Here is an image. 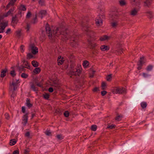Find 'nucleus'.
<instances>
[{
    "instance_id": "338daca9",
    "label": "nucleus",
    "mask_w": 154,
    "mask_h": 154,
    "mask_svg": "<svg viewBox=\"0 0 154 154\" xmlns=\"http://www.w3.org/2000/svg\"><path fill=\"white\" fill-rule=\"evenodd\" d=\"M48 91L50 92H52L53 91V88L52 87L49 88L48 89Z\"/></svg>"
},
{
    "instance_id": "37998d69",
    "label": "nucleus",
    "mask_w": 154,
    "mask_h": 154,
    "mask_svg": "<svg viewBox=\"0 0 154 154\" xmlns=\"http://www.w3.org/2000/svg\"><path fill=\"white\" fill-rule=\"evenodd\" d=\"M90 45L91 46V48H94L96 46V45L95 43H92L91 42L90 43Z\"/></svg>"
},
{
    "instance_id": "6e6552de",
    "label": "nucleus",
    "mask_w": 154,
    "mask_h": 154,
    "mask_svg": "<svg viewBox=\"0 0 154 154\" xmlns=\"http://www.w3.org/2000/svg\"><path fill=\"white\" fill-rule=\"evenodd\" d=\"M30 47L32 53L33 54H35L38 53V48L37 47H35L34 45H30Z\"/></svg>"
},
{
    "instance_id": "a878e982",
    "label": "nucleus",
    "mask_w": 154,
    "mask_h": 154,
    "mask_svg": "<svg viewBox=\"0 0 154 154\" xmlns=\"http://www.w3.org/2000/svg\"><path fill=\"white\" fill-rule=\"evenodd\" d=\"M25 68H26L25 67L23 66V65H21L19 67V69L20 71V72H22V71L24 72V71H25L26 70Z\"/></svg>"
},
{
    "instance_id": "f03ea898",
    "label": "nucleus",
    "mask_w": 154,
    "mask_h": 154,
    "mask_svg": "<svg viewBox=\"0 0 154 154\" xmlns=\"http://www.w3.org/2000/svg\"><path fill=\"white\" fill-rule=\"evenodd\" d=\"M75 65L73 63H72L70 65V70L69 75L70 77L73 78V76H79L82 71V67L80 64L78 65L75 68Z\"/></svg>"
},
{
    "instance_id": "5701e85b",
    "label": "nucleus",
    "mask_w": 154,
    "mask_h": 154,
    "mask_svg": "<svg viewBox=\"0 0 154 154\" xmlns=\"http://www.w3.org/2000/svg\"><path fill=\"white\" fill-rule=\"evenodd\" d=\"M17 84L16 82H13L12 84V85L13 86V90L14 91H15L17 88Z\"/></svg>"
},
{
    "instance_id": "bb28decb",
    "label": "nucleus",
    "mask_w": 154,
    "mask_h": 154,
    "mask_svg": "<svg viewBox=\"0 0 154 154\" xmlns=\"http://www.w3.org/2000/svg\"><path fill=\"white\" fill-rule=\"evenodd\" d=\"M98 9L97 12L99 14L101 15V14H103L104 11L103 9H102L100 7H99L98 8Z\"/></svg>"
},
{
    "instance_id": "4c0bfd02",
    "label": "nucleus",
    "mask_w": 154,
    "mask_h": 154,
    "mask_svg": "<svg viewBox=\"0 0 154 154\" xmlns=\"http://www.w3.org/2000/svg\"><path fill=\"white\" fill-rule=\"evenodd\" d=\"M60 58L59 57V59L57 60V62L59 65H61L63 63V61L62 60H61V56H60Z\"/></svg>"
},
{
    "instance_id": "2f4dec72",
    "label": "nucleus",
    "mask_w": 154,
    "mask_h": 154,
    "mask_svg": "<svg viewBox=\"0 0 154 154\" xmlns=\"http://www.w3.org/2000/svg\"><path fill=\"white\" fill-rule=\"evenodd\" d=\"M120 5L121 6H123L125 5L126 2L124 0H121L119 1Z\"/></svg>"
},
{
    "instance_id": "774afa93",
    "label": "nucleus",
    "mask_w": 154,
    "mask_h": 154,
    "mask_svg": "<svg viewBox=\"0 0 154 154\" xmlns=\"http://www.w3.org/2000/svg\"><path fill=\"white\" fill-rule=\"evenodd\" d=\"M25 108L24 106H22V111L23 113L25 112Z\"/></svg>"
},
{
    "instance_id": "a19ab883",
    "label": "nucleus",
    "mask_w": 154,
    "mask_h": 154,
    "mask_svg": "<svg viewBox=\"0 0 154 154\" xmlns=\"http://www.w3.org/2000/svg\"><path fill=\"white\" fill-rule=\"evenodd\" d=\"M27 58L29 59H30L33 57V55L31 53H29L27 54Z\"/></svg>"
},
{
    "instance_id": "393cba45",
    "label": "nucleus",
    "mask_w": 154,
    "mask_h": 154,
    "mask_svg": "<svg viewBox=\"0 0 154 154\" xmlns=\"http://www.w3.org/2000/svg\"><path fill=\"white\" fill-rule=\"evenodd\" d=\"M1 26L5 29V27L8 25V22L7 21L5 22L1 23Z\"/></svg>"
},
{
    "instance_id": "aec40b11",
    "label": "nucleus",
    "mask_w": 154,
    "mask_h": 154,
    "mask_svg": "<svg viewBox=\"0 0 154 154\" xmlns=\"http://www.w3.org/2000/svg\"><path fill=\"white\" fill-rule=\"evenodd\" d=\"M41 71V69L39 67L35 68L33 70L34 73L36 74L39 73Z\"/></svg>"
},
{
    "instance_id": "3c124183",
    "label": "nucleus",
    "mask_w": 154,
    "mask_h": 154,
    "mask_svg": "<svg viewBox=\"0 0 154 154\" xmlns=\"http://www.w3.org/2000/svg\"><path fill=\"white\" fill-rule=\"evenodd\" d=\"M16 33L17 35L20 36L21 35V31L20 30H18L16 31Z\"/></svg>"
},
{
    "instance_id": "69168bd1",
    "label": "nucleus",
    "mask_w": 154,
    "mask_h": 154,
    "mask_svg": "<svg viewBox=\"0 0 154 154\" xmlns=\"http://www.w3.org/2000/svg\"><path fill=\"white\" fill-rule=\"evenodd\" d=\"M99 90L98 88L97 87L94 88L93 90V91L94 92H97Z\"/></svg>"
},
{
    "instance_id": "ddd939ff",
    "label": "nucleus",
    "mask_w": 154,
    "mask_h": 154,
    "mask_svg": "<svg viewBox=\"0 0 154 154\" xmlns=\"http://www.w3.org/2000/svg\"><path fill=\"white\" fill-rule=\"evenodd\" d=\"M100 48L101 50L103 51L108 50L109 49V47L105 45H102Z\"/></svg>"
},
{
    "instance_id": "de8ad7c7",
    "label": "nucleus",
    "mask_w": 154,
    "mask_h": 154,
    "mask_svg": "<svg viewBox=\"0 0 154 154\" xmlns=\"http://www.w3.org/2000/svg\"><path fill=\"white\" fill-rule=\"evenodd\" d=\"M24 66H25L26 68H27V69L29 68V63L28 61L26 62V63L24 64Z\"/></svg>"
},
{
    "instance_id": "7c9ffc66",
    "label": "nucleus",
    "mask_w": 154,
    "mask_h": 154,
    "mask_svg": "<svg viewBox=\"0 0 154 154\" xmlns=\"http://www.w3.org/2000/svg\"><path fill=\"white\" fill-rule=\"evenodd\" d=\"M37 22V17L36 14L35 15V17L32 20L31 23L34 24L36 23Z\"/></svg>"
},
{
    "instance_id": "680f3d73",
    "label": "nucleus",
    "mask_w": 154,
    "mask_h": 154,
    "mask_svg": "<svg viewBox=\"0 0 154 154\" xmlns=\"http://www.w3.org/2000/svg\"><path fill=\"white\" fill-rule=\"evenodd\" d=\"M13 154H19V151L18 150H15L13 151Z\"/></svg>"
},
{
    "instance_id": "f704fd0d",
    "label": "nucleus",
    "mask_w": 154,
    "mask_h": 154,
    "mask_svg": "<svg viewBox=\"0 0 154 154\" xmlns=\"http://www.w3.org/2000/svg\"><path fill=\"white\" fill-rule=\"evenodd\" d=\"M101 87L102 90H105L106 87V84L104 82H103L102 83Z\"/></svg>"
},
{
    "instance_id": "13d9d810",
    "label": "nucleus",
    "mask_w": 154,
    "mask_h": 154,
    "mask_svg": "<svg viewBox=\"0 0 154 154\" xmlns=\"http://www.w3.org/2000/svg\"><path fill=\"white\" fill-rule=\"evenodd\" d=\"M121 118V116H120L119 115L116 117L115 119L116 120L119 121L120 120Z\"/></svg>"
},
{
    "instance_id": "c03bdc74",
    "label": "nucleus",
    "mask_w": 154,
    "mask_h": 154,
    "mask_svg": "<svg viewBox=\"0 0 154 154\" xmlns=\"http://www.w3.org/2000/svg\"><path fill=\"white\" fill-rule=\"evenodd\" d=\"M115 125H108L107 126V128H110V129H113L115 128Z\"/></svg>"
},
{
    "instance_id": "5fc2aeb1",
    "label": "nucleus",
    "mask_w": 154,
    "mask_h": 154,
    "mask_svg": "<svg viewBox=\"0 0 154 154\" xmlns=\"http://www.w3.org/2000/svg\"><path fill=\"white\" fill-rule=\"evenodd\" d=\"M31 15V13L30 11H29L26 15V17L27 18H29L30 17Z\"/></svg>"
},
{
    "instance_id": "39448f33",
    "label": "nucleus",
    "mask_w": 154,
    "mask_h": 154,
    "mask_svg": "<svg viewBox=\"0 0 154 154\" xmlns=\"http://www.w3.org/2000/svg\"><path fill=\"white\" fill-rule=\"evenodd\" d=\"M114 92L116 94H122L126 93V89L123 87H116L114 90Z\"/></svg>"
},
{
    "instance_id": "9b49d317",
    "label": "nucleus",
    "mask_w": 154,
    "mask_h": 154,
    "mask_svg": "<svg viewBox=\"0 0 154 154\" xmlns=\"http://www.w3.org/2000/svg\"><path fill=\"white\" fill-rule=\"evenodd\" d=\"M47 12L45 10H42L41 11L39 14V16L42 19L43 17L45 16Z\"/></svg>"
},
{
    "instance_id": "4be33fe9",
    "label": "nucleus",
    "mask_w": 154,
    "mask_h": 154,
    "mask_svg": "<svg viewBox=\"0 0 154 154\" xmlns=\"http://www.w3.org/2000/svg\"><path fill=\"white\" fill-rule=\"evenodd\" d=\"M32 65L35 67H36L38 66V63L36 61L33 60L32 62Z\"/></svg>"
},
{
    "instance_id": "0e129e2a",
    "label": "nucleus",
    "mask_w": 154,
    "mask_h": 154,
    "mask_svg": "<svg viewBox=\"0 0 154 154\" xmlns=\"http://www.w3.org/2000/svg\"><path fill=\"white\" fill-rule=\"evenodd\" d=\"M30 136V133L29 132H26L25 134V136L26 137H29Z\"/></svg>"
},
{
    "instance_id": "0eeeda50",
    "label": "nucleus",
    "mask_w": 154,
    "mask_h": 154,
    "mask_svg": "<svg viewBox=\"0 0 154 154\" xmlns=\"http://www.w3.org/2000/svg\"><path fill=\"white\" fill-rule=\"evenodd\" d=\"M82 26L83 27V28H85V27L86 29H84V30H85L87 33V35L91 37L93 33V32L90 30L87 26H85L83 23L82 24Z\"/></svg>"
},
{
    "instance_id": "ea45409f",
    "label": "nucleus",
    "mask_w": 154,
    "mask_h": 154,
    "mask_svg": "<svg viewBox=\"0 0 154 154\" xmlns=\"http://www.w3.org/2000/svg\"><path fill=\"white\" fill-rule=\"evenodd\" d=\"M69 111H65V112L63 113V115L64 116L66 117H68L69 116Z\"/></svg>"
},
{
    "instance_id": "cd10ccee",
    "label": "nucleus",
    "mask_w": 154,
    "mask_h": 154,
    "mask_svg": "<svg viewBox=\"0 0 154 154\" xmlns=\"http://www.w3.org/2000/svg\"><path fill=\"white\" fill-rule=\"evenodd\" d=\"M31 88L34 91H38V88L35 87L34 84H32L31 85Z\"/></svg>"
},
{
    "instance_id": "dca6fc26",
    "label": "nucleus",
    "mask_w": 154,
    "mask_h": 154,
    "mask_svg": "<svg viewBox=\"0 0 154 154\" xmlns=\"http://www.w3.org/2000/svg\"><path fill=\"white\" fill-rule=\"evenodd\" d=\"M20 11H25L26 10V8L25 6L24 5L22 4L18 8Z\"/></svg>"
},
{
    "instance_id": "4468645a",
    "label": "nucleus",
    "mask_w": 154,
    "mask_h": 154,
    "mask_svg": "<svg viewBox=\"0 0 154 154\" xmlns=\"http://www.w3.org/2000/svg\"><path fill=\"white\" fill-rule=\"evenodd\" d=\"M15 8L14 7H13L11 8L9 11L7 12V15L6 17L8 15L11 14H13V13L15 10Z\"/></svg>"
},
{
    "instance_id": "e433bc0d",
    "label": "nucleus",
    "mask_w": 154,
    "mask_h": 154,
    "mask_svg": "<svg viewBox=\"0 0 154 154\" xmlns=\"http://www.w3.org/2000/svg\"><path fill=\"white\" fill-rule=\"evenodd\" d=\"M91 128L92 131H95L97 130V126L95 125H93L91 126Z\"/></svg>"
},
{
    "instance_id": "c85d7f7f",
    "label": "nucleus",
    "mask_w": 154,
    "mask_h": 154,
    "mask_svg": "<svg viewBox=\"0 0 154 154\" xmlns=\"http://www.w3.org/2000/svg\"><path fill=\"white\" fill-rule=\"evenodd\" d=\"M56 137L59 140H62L64 138V137L61 134H57Z\"/></svg>"
},
{
    "instance_id": "20e7f679",
    "label": "nucleus",
    "mask_w": 154,
    "mask_h": 154,
    "mask_svg": "<svg viewBox=\"0 0 154 154\" xmlns=\"http://www.w3.org/2000/svg\"><path fill=\"white\" fill-rule=\"evenodd\" d=\"M140 0H131V2L133 4H135L137 6V8H134L132 10L130 13L131 15L134 16L137 14L138 12L140 10Z\"/></svg>"
},
{
    "instance_id": "9d476101",
    "label": "nucleus",
    "mask_w": 154,
    "mask_h": 154,
    "mask_svg": "<svg viewBox=\"0 0 154 154\" xmlns=\"http://www.w3.org/2000/svg\"><path fill=\"white\" fill-rule=\"evenodd\" d=\"M102 20L101 19V17H100L99 15V16H98L96 19V25L97 26H101L102 24Z\"/></svg>"
},
{
    "instance_id": "f257e3e1",
    "label": "nucleus",
    "mask_w": 154,
    "mask_h": 154,
    "mask_svg": "<svg viewBox=\"0 0 154 154\" xmlns=\"http://www.w3.org/2000/svg\"><path fill=\"white\" fill-rule=\"evenodd\" d=\"M45 27L47 34L50 39H53V38L58 37L60 35H62L61 37L65 40L69 38V35L67 33L66 29L65 27L60 26L56 28L52 32L48 23L46 25Z\"/></svg>"
},
{
    "instance_id": "e2e57ef3",
    "label": "nucleus",
    "mask_w": 154,
    "mask_h": 154,
    "mask_svg": "<svg viewBox=\"0 0 154 154\" xmlns=\"http://www.w3.org/2000/svg\"><path fill=\"white\" fill-rule=\"evenodd\" d=\"M21 11H20L19 10V11L18 13V14H17V16L18 15H19V17H21V16H22V12H21Z\"/></svg>"
},
{
    "instance_id": "864d4df0",
    "label": "nucleus",
    "mask_w": 154,
    "mask_h": 154,
    "mask_svg": "<svg viewBox=\"0 0 154 154\" xmlns=\"http://www.w3.org/2000/svg\"><path fill=\"white\" fill-rule=\"evenodd\" d=\"M5 28L0 26V33H3L4 32Z\"/></svg>"
},
{
    "instance_id": "6e6d98bb",
    "label": "nucleus",
    "mask_w": 154,
    "mask_h": 154,
    "mask_svg": "<svg viewBox=\"0 0 154 154\" xmlns=\"http://www.w3.org/2000/svg\"><path fill=\"white\" fill-rule=\"evenodd\" d=\"M143 76L144 77H145V78L147 77L148 76H150V75H149V74H147V73H143Z\"/></svg>"
},
{
    "instance_id": "473e14b6",
    "label": "nucleus",
    "mask_w": 154,
    "mask_h": 154,
    "mask_svg": "<svg viewBox=\"0 0 154 154\" xmlns=\"http://www.w3.org/2000/svg\"><path fill=\"white\" fill-rule=\"evenodd\" d=\"M16 141L15 139L11 140H10V145L11 146H13L16 144Z\"/></svg>"
},
{
    "instance_id": "6ab92c4d",
    "label": "nucleus",
    "mask_w": 154,
    "mask_h": 154,
    "mask_svg": "<svg viewBox=\"0 0 154 154\" xmlns=\"http://www.w3.org/2000/svg\"><path fill=\"white\" fill-rule=\"evenodd\" d=\"M7 72V69H5L4 70H3L1 72V77L3 78L6 75V73Z\"/></svg>"
},
{
    "instance_id": "1a4fd4ad",
    "label": "nucleus",
    "mask_w": 154,
    "mask_h": 154,
    "mask_svg": "<svg viewBox=\"0 0 154 154\" xmlns=\"http://www.w3.org/2000/svg\"><path fill=\"white\" fill-rule=\"evenodd\" d=\"M28 115V113H27L25 114L23 116V119H22V123L24 125H26V123L27 122Z\"/></svg>"
},
{
    "instance_id": "c756f323",
    "label": "nucleus",
    "mask_w": 154,
    "mask_h": 154,
    "mask_svg": "<svg viewBox=\"0 0 154 154\" xmlns=\"http://www.w3.org/2000/svg\"><path fill=\"white\" fill-rule=\"evenodd\" d=\"M141 106L143 109L146 108L147 106V103L145 102H142L140 104Z\"/></svg>"
},
{
    "instance_id": "4d7b16f0",
    "label": "nucleus",
    "mask_w": 154,
    "mask_h": 154,
    "mask_svg": "<svg viewBox=\"0 0 154 154\" xmlns=\"http://www.w3.org/2000/svg\"><path fill=\"white\" fill-rule=\"evenodd\" d=\"M137 65L138 66V67H137L138 69L139 70L141 69L143 65L141 64H140L137 63Z\"/></svg>"
},
{
    "instance_id": "79ce46f5",
    "label": "nucleus",
    "mask_w": 154,
    "mask_h": 154,
    "mask_svg": "<svg viewBox=\"0 0 154 154\" xmlns=\"http://www.w3.org/2000/svg\"><path fill=\"white\" fill-rule=\"evenodd\" d=\"M111 74H109L108 75L106 78L107 81H110L111 80Z\"/></svg>"
},
{
    "instance_id": "09e8293b",
    "label": "nucleus",
    "mask_w": 154,
    "mask_h": 154,
    "mask_svg": "<svg viewBox=\"0 0 154 154\" xmlns=\"http://www.w3.org/2000/svg\"><path fill=\"white\" fill-rule=\"evenodd\" d=\"M45 134L48 136H51V133L49 131H46L45 132Z\"/></svg>"
},
{
    "instance_id": "2eb2a0df",
    "label": "nucleus",
    "mask_w": 154,
    "mask_h": 154,
    "mask_svg": "<svg viewBox=\"0 0 154 154\" xmlns=\"http://www.w3.org/2000/svg\"><path fill=\"white\" fill-rule=\"evenodd\" d=\"M17 0H11L9 3L7 5L6 7L7 8L9 7L10 6H13L16 2Z\"/></svg>"
},
{
    "instance_id": "58836bf2",
    "label": "nucleus",
    "mask_w": 154,
    "mask_h": 154,
    "mask_svg": "<svg viewBox=\"0 0 154 154\" xmlns=\"http://www.w3.org/2000/svg\"><path fill=\"white\" fill-rule=\"evenodd\" d=\"M21 77L23 78H26L28 77V75L25 73H23L21 75Z\"/></svg>"
},
{
    "instance_id": "f3484780",
    "label": "nucleus",
    "mask_w": 154,
    "mask_h": 154,
    "mask_svg": "<svg viewBox=\"0 0 154 154\" xmlns=\"http://www.w3.org/2000/svg\"><path fill=\"white\" fill-rule=\"evenodd\" d=\"M109 37L107 35H105L100 37V40L102 41H103L106 40H108Z\"/></svg>"
},
{
    "instance_id": "423d86ee",
    "label": "nucleus",
    "mask_w": 154,
    "mask_h": 154,
    "mask_svg": "<svg viewBox=\"0 0 154 154\" xmlns=\"http://www.w3.org/2000/svg\"><path fill=\"white\" fill-rule=\"evenodd\" d=\"M19 21L18 16L17 15H15L14 16H13L12 19L11 25L14 27L17 24Z\"/></svg>"
},
{
    "instance_id": "7ed1b4c3",
    "label": "nucleus",
    "mask_w": 154,
    "mask_h": 154,
    "mask_svg": "<svg viewBox=\"0 0 154 154\" xmlns=\"http://www.w3.org/2000/svg\"><path fill=\"white\" fill-rule=\"evenodd\" d=\"M112 20L110 23L111 26L113 28H116L119 24V16L118 13H114L112 16Z\"/></svg>"
},
{
    "instance_id": "f8f14e48",
    "label": "nucleus",
    "mask_w": 154,
    "mask_h": 154,
    "mask_svg": "<svg viewBox=\"0 0 154 154\" xmlns=\"http://www.w3.org/2000/svg\"><path fill=\"white\" fill-rule=\"evenodd\" d=\"M30 99L29 98H27L26 99V105L29 108L31 107L32 106V104L30 103Z\"/></svg>"
},
{
    "instance_id": "052dcab7",
    "label": "nucleus",
    "mask_w": 154,
    "mask_h": 154,
    "mask_svg": "<svg viewBox=\"0 0 154 154\" xmlns=\"http://www.w3.org/2000/svg\"><path fill=\"white\" fill-rule=\"evenodd\" d=\"M24 46L23 45H21L20 47V51L22 52H23L24 51V50L23 49V48H24Z\"/></svg>"
},
{
    "instance_id": "49530a36",
    "label": "nucleus",
    "mask_w": 154,
    "mask_h": 154,
    "mask_svg": "<svg viewBox=\"0 0 154 154\" xmlns=\"http://www.w3.org/2000/svg\"><path fill=\"white\" fill-rule=\"evenodd\" d=\"M5 118L6 119L8 120L10 119V117L9 114L8 113H5Z\"/></svg>"
},
{
    "instance_id": "c9c22d12",
    "label": "nucleus",
    "mask_w": 154,
    "mask_h": 154,
    "mask_svg": "<svg viewBox=\"0 0 154 154\" xmlns=\"http://www.w3.org/2000/svg\"><path fill=\"white\" fill-rule=\"evenodd\" d=\"M43 97L45 99L48 100L49 98V95L48 94L46 93L43 95Z\"/></svg>"
},
{
    "instance_id": "412c9836",
    "label": "nucleus",
    "mask_w": 154,
    "mask_h": 154,
    "mask_svg": "<svg viewBox=\"0 0 154 154\" xmlns=\"http://www.w3.org/2000/svg\"><path fill=\"white\" fill-rule=\"evenodd\" d=\"M89 65V62L87 60H85L84 61L82 65L84 68H86Z\"/></svg>"
},
{
    "instance_id": "603ef678",
    "label": "nucleus",
    "mask_w": 154,
    "mask_h": 154,
    "mask_svg": "<svg viewBox=\"0 0 154 154\" xmlns=\"http://www.w3.org/2000/svg\"><path fill=\"white\" fill-rule=\"evenodd\" d=\"M30 28V25L29 24H27V25L26 27V29L27 32H28Z\"/></svg>"
},
{
    "instance_id": "bf43d9fd",
    "label": "nucleus",
    "mask_w": 154,
    "mask_h": 154,
    "mask_svg": "<svg viewBox=\"0 0 154 154\" xmlns=\"http://www.w3.org/2000/svg\"><path fill=\"white\" fill-rule=\"evenodd\" d=\"M107 93V92L105 91H103L101 92V94L102 96H104Z\"/></svg>"
},
{
    "instance_id": "8fccbe9b",
    "label": "nucleus",
    "mask_w": 154,
    "mask_h": 154,
    "mask_svg": "<svg viewBox=\"0 0 154 154\" xmlns=\"http://www.w3.org/2000/svg\"><path fill=\"white\" fill-rule=\"evenodd\" d=\"M38 3L40 5L43 6L44 5V1L43 0H40L39 1Z\"/></svg>"
},
{
    "instance_id": "a18cd8bd",
    "label": "nucleus",
    "mask_w": 154,
    "mask_h": 154,
    "mask_svg": "<svg viewBox=\"0 0 154 154\" xmlns=\"http://www.w3.org/2000/svg\"><path fill=\"white\" fill-rule=\"evenodd\" d=\"M10 74L13 77H14L16 75V73L15 71L14 70H13L11 72Z\"/></svg>"
},
{
    "instance_id": "b1692460",
    "label": "nucleus",
    "mask_w": 154,
    "mask_h": 154,
    "mask_svg": "<svg viewBox=\"0 0 154 154\" xmlns=\"http://www.w3.org/2000/svg\"><path fill=\"white\" fill-rule=\"evenodd\" d=\"M144 57H142L140 58V60H139V62L138 63L139 64H141L143 65L145 63L144 62Z\"/></svg>"
},
{
    "instance_id": "a211bd4d",
    "label": "nucleus",
    "mask_w": 154,
    "mask_h": 154,
    "mask_svg": "<svg viewBox=\"0 0 154 154\" xmlns=\"http://www.w3.org/2000/svg\"><path fill=\"white\" fill-rule=\"evenodd\" d=\"M152 0H146L144 2V6H149L151 4Z\"/></svg>"
},
{
    "instance_id": "72a5a7b5",
    "label": "nucleus",
    "mask_w": 154,
    "mask_h": 154,
    "mask_svg": "<svg viewBox=\"0 0 154 154\" xmlns=\"http://www.w3.org/2000/svg\"><path fill=\"white\" fill-rule=\"evenodd\" d=\"M153 68V66L152 65H148L146 68V70L148 71H149L152 69Z\"/></svg>"
}]
</instances>
